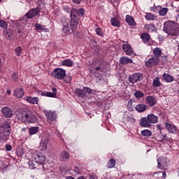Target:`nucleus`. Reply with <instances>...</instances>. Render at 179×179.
Wrapping results in <instances>:
<instances>
[{"instance_id": "nucleus-1", "label": "nucleus", "mask_w": 179, "mask_h": 179, "mask_svg": "<svg viewBox=\"0 0 179 179\" xmlns=\"http://www.w3.org/2000/svg\"><path fill=\"white\" fill-rule=\"evenodd\" d=\"M15 117L18 121H21V122H24L25 124H34V122H37V117L30 111L17 110L15 112Z\"/></svg>"}, {"instance_id": "nucleus-2", "label": "nucleus", "mask_w": 179, "mask_h": 179, "mask_svg": "<svg viewBox=\"0 0 179 179\" xmlns=\"http://www.w3.org/2000/svg\"><path fill=\"white\" fill-rule=\"evenodd\" d=\"M164 31L171 36H178L179 24L174 21H166L164 23Z\"/></svg>"}, {"instance_id": "nucleus-3", "label": "nucleus", "mask_w": 179, "mask_h": 179, "mask_svg": "<svg viewBox=\"0 0 179 179\" xmlns=\"http://www.w3.org/2000/svg\"><path fill=\"white\" fill-rule=\"evenodd\" d=\"M159 117L152 113L148 114L147 117H142L139 122V125L142 128H150L152 124H157Z\"/></svg>"}, {"instance_id": "nucleus-4", "label": "nucleus", "mask_w": 179, "mask_h": 179, "mask_svg": "<svg viewBox=\"0 0 179 179\" xmlns=\"http://www.w3.org/2000/svg\"><path fill=\"white\" fill-rule=\"evenodd\" d=\"M9 135H10V126L8 122H5L0 127V142H6Z\"/></svg>"}, {"instance_id": "nucleus-5", "label": "nucleus", "mask_w": 179, "mask_h": 179, "mask_svg": "<svg viewBox=\"0 0 179 179\" xmlns=\"http://www.w3.org/2000/svg\"><path fill=\"white\" fill-rule=\"evenodd\" d=\"M50 136H51V135L48 131H46L43 133L39 145V150H41L42 152H47V145H48V142H50Z\"/></svg>"}, {"instance_id": "nucleus-6", "label": "nucleus", "mask_w": 179, "mask_h": 179, "mask_svg": "<svg viewBox=\"0 0 179 179\" xmlns=\"http://www.w3.org/2000/svg\"><path fill=\"white\" fill-rule=\"evenodd\" d=\"M52 76H54L55 79L62 80L66 76V71L61 68L55 69L52 73Z\"/></svg>"}, {"instance_id": "nucleus-7", "label": "nucleus", "mask_w": 179, "mask_h": 179, "mask_svg": "<svg viewBox=\"0 0 179 179\" xmlns=\"http://www.w3.org/2000/svg\"><path fill=\"white\" fill-rule=\"evenodd\" d=\"M71 21H70V27H71V31H76V29H78V24H79V18L77 15H73V11H71V14L70 15Z\"/></svg>"}, {"instance_id": "nucleus-8", "label": "nucleus", "mask_w": 179, "mask_h": 179, "mask_svg": "<svg viewBox=\"0 0 179 179\" xmlns=\"http://www.w3.org/2000/svg\"><path fill=\"white\" fill-rule=\"evenodd\" d=\"M32 159L38 164H44V162H45V155L41 152H34L32 155Z\"/></svg>"}, {"instance_id": "nucleus-9", "label": "nucleus", "mask_w": 179, "mask_h": 179, "mask_svg": "<svg viewBox=\"0 0 179 179\" xmlns=\"http://www.w3.org/2000/svg\"><path fill=\"white\" fill-rule=\"evenodd\" d=\"M38 15V10L37 8H33L30 10L26 15L20 20V23H22L25 24V23H27V19H31V17H34V16H37Z\"/></svg>"}, {"instance_id": "nucleus-10", "label": "nucleus", "mask_w": 179, "mask_h": 179, "mask_svg": "<svg viewBox=\"0 0 179 179\" xmlns=\"http://www.w3.org/2000/svg\"><path fill=\"white\" fill-rule=\"evenodd\" d=\"M159 62H160V59L152 56L145 62V65L147 68H153V66H156V65H158Z\"/></svg>"}, {"instance_id": "nucleus-11", "label": "nucleus", "mask_w": 179, "mask_h": 179, "mask_svg": "<svg viewBox=\"0 0 179 179\" xmlns=\"http://www.w3.org/2000/svg\"><path fill=\"white\" fill-rule=\"evenodd\" d=\"M158 169L160 170H164L165 167L169 166V159L166 157H160L157 159Z\"/></svg>"}, {"instance_id": "nucleus-12", "label": "nucleus", "mask_w": 179, "mask_h": 179, "mask_svg": "<svg viewBox=\"0 0 179 179\" xmlns=\"http://www.w3.org/2000/svg\"><path fill=\"white\" fill-rule=\"evenodd\" d=\"M62 31H63L64 34H72V33H73V31H72V28L69 24V20L66 19L64 22H62Z\"/></svg>"}, {"instance_id": "nucleus-13", "label": "nucleus", "mask_w": 179, "mask_h": 179, "mask_svg": "<svg viewBox=\"0 0 179 179\" xmlns=\"http://www.w3.org/2000/svg\"><path fill=\"white\" fill-rule=\"evenodd\" d=\"M143 79V76L141 73H136L129 76V80L130 83H136Z\"/></svg>"}, {"instance_id": "nucleus-14", "label": "nucleus", "mask_w": 179, "mask_h": 179, "mask_svg": "<svg viewBox=\"0 0 179 179\" xmlns=\"http://www.w3.org/2000/svg\"><path fill=\"white\" fill-rule=\"evenodd\" d=\"M1 114H3L6 118H12V117H13V110L9 107H3L1 109Z\"/></svg>"}, {"instance_id": "nucleus-15", "label": "nucleus", "mask_w": 179, "mask_h": 179, "mask_svg": "<svg viewBox=\"0 0 179 179\" xmlns=\"http://www.w3.org/2000/svg\"><path fill=\"white\" fill-rule=\"evenodd\" d=\"M44 113L49 121H55L57 120V113L55 111L45 110Z\"/></svg>"}, {"instance_id": "nucleus-16", "label": "nucleus", "mask_w": 179, "mask_h": 179, "mask_svg": "<svg viewBox=\"0 0 179 179\" xmlns=\"http://www.w3.org/2000/svg\"><path fill=\"white\" fill-rule=\"evenodd\" d=\"M165 127L169 134H177V132H178V129H177V127L174 124L167 122L166 123Z\"/></svg>"}, {"instance_id": "nucleus-17", "label": "nucleus", "mask_w": 179, "mask_h": 179, "mask_svg": "<svg viewBox=\"0 0 179 179\" xmlns=\"http://www.w3.org/2000/svg\"><path fill=\"white\" fill-rule=\"evenodd\" d=\"M122 50L124 51V52H126L127 55H132L134 54V50H132L131 45H129L128 43L122 45Z\"/></svg>"}, {"instance_id": "nucleus-18", "label": "nucleus", "mask_w": 179, "mask_h": 179, "mask_svg": "<svg viewBox=\"0 0 179 179\" xmlns=\"http://www.w3.org/2000/svg\"><path fill=\"white\" fill-rule=\"evenodd\" d=\"M13 94L17 99H22V97H23V96H24V91L23 90L22 88H17L14 91Z\"/></svg>"}, {"instance_id": "nucleus-19", "label": "nucleus", "mask_w": 179, "mask_h": 179, "mask_svg": "<svg viewBox=\"0 0 179 179\" xmlns=\"http://www.w3.org/2000/svg\"><path fill=\"white\" fill-rule=\"evenodd\" d=\"M145 100L148 104L150 106V107H153V106L156 105V103L157 102L156 98L152 96H146Z\"/></svg>"}, {"instance_id": "nucleus-20", "label": "nucleus", "mask_w": 179, "mask_h": 179, "mask_svg": "<svg viewBox=\"0 0 179 179\" xmlns=\"http://www.w3.org/2000/svg\"><path fill=\"white\" fill-rule=\"evenodd\" d=\"M147 106L145 103H138L136 106L135 108L138 113H143L146 111Z\"/></svg>"}, {"instance_id": "nucleus-21", "label": "nucleus", "mask_w": 179, "mask_h": 179, "mask_svg": "<svg viewBox=\"0 0 179 179\" xmlns=\"http://www.w3.org/2000/svg\"><path fill=\"white\" fill-rule=\"evenodd\" d=\"M120 62L122 65H127L128 64H132L134 61L131 59L128 58L127 57H122L120 59Z\"/></svg>"}, {"instance_id": "nucleus-22", "label": "nucleus", "mask_w": 179, "mask_h": 179, "mask_svg": "<svg viewBox=\"0 0 179 179\" xmlns=\"http://www.w3.org/2000/svg\"><path fill=\"white\" fill-rule=\"evenodd\" d=\"M163 78L167 83H171V82H174V77L170 74L164 73Z\"/></svg>"}, {"instance_id": "nucleus-23", "label": "nucleus", "mask_w": 179, "mask_h": 179, "mask_svg": "<svg viewBox=\"0 0 179 179\" xmlns=\"http://www.w3.org/2000/svg\"><path fill=\"white\" fill-rule=\"evenodd\" d=\"M126 22L129 26H135L136 24V23H135V20H134V17L129 15H126Z\"/></svg>"}, {"instance_id": "nucleus-24", "label": "nucleus", "mask_w": 179, "mask_h": 179, "mask_svg": "<svg viewBox=\"0 0 179 179\" xmlns=\"http://www.w3.org/2000/svg\"><path fill=\"white\" fill-rule=\"evenodd\" d=\"M62 65L69 67L73 66V61L71 59H66L62 62Z\"/></svg>"}, {"instance_id": "nucleus-25", "label": "nucleus", "mask_w": 179, "mask_h": 179, "mask_svg": "<svg viewBox=\"0 0 179 179\" xmlns=\"http://www.w3.org/2000/svg\"><path fill=\"white\" fill-rule=\"evenodd\" d=\"M153 54L155 58H158V59H160V57H162V49L159 48H154Z\"/></svg>"}, {"instance_id": "nucleus-26", "label": "nucleus", "mask_w": 179, "mask_h": 179, "mask_svg": "<svg viewBox=\"0 0 179 179\" xmlns=\"http://www.w3.org/2000/svg\"><path fill=\"white\" fill-rule=\"evenodd\" d=\"M75 93L77 94V96H79L80 97H83V99H85V97H86L84 88H83V90L79 88L76 89Z\"/></svg>"}, {"instance_id": "nucleus-27", "label": "nucleus", "mask_w": 179, "mask_h": 179, "mask_svg": "<svg viewBox=\"0 0 179 179\" xmlns=\"http://www.w3.org/2000/svg\"><path fill=\"white\" fill-rule=\"evenodd\" d=\"M38 93L41 96H45L46 97H55V94L52 92H48L45 91H38Z\"/></svg>"}, {"instance_id": "nucleus-28", "label": "nucleus", "mask_w": 179, "mask_h": 179, "mask_svg": "<svg viewBox=\"0 0 179 179\" xmlns=\"http://www.w3.org/2000/svg\"><path fill=\"white\" fill-rule=\"evenodd\" d=\"M26 101L31 104H37L38 103V97H31L27 96L26 98Z\"/></svg>"}, {"instance_id": "nucleus-29", "label": "nucleus", "mask_w": 179, "mask_h": 179, "mask_svg": "<svg viewBox=\"0 0 179 179\" xmlns=\"http://www.w3.org/2000/svg\"><path fill=\"white\" fill-rule=\"evenodd\" d=\"M69 153L66 151H63L60 154V160L62 162H65V160H68L69 159Z\"/></svg>"}, {"instance_id": "nucleus-30", "label": "nucleus", "mask_w": 179, "mask_h": 179, "mask_svg": "<svg viewBox=\"0 0 179 179\" xmlns=\"http://www.w3.org/2000/svg\"><path fill=\"white\" fill-rule=\"evenodd\" d=\"M152 86L154 87H160L162 83L160 82V78L157 77L153 80Z\"/></svg>"}, {"instance_id": "nucleus-31", "label": "nucleus", "mask_w": 179, "mask_h": 179, "mask_svg": "<svg viewBox=\"0 0 179 179\" xmlns=\"http://www.w3.org/2000/svg\"><path fill=\"white\" fill-rule=\"evenodd\" d=\"M142 136H145V138H149L152 136V131L149 129H144L142 130L141 132Z\"/></svg>"}, {"instance_id": "nucleus-32", "label": "nucleus", "mask_w": 179, "mask_h": 179, "mask_svg": "<svg viewBox=\"0 0 179 179\" xmlns=\"http://www.w3.org/2000/svg\"><path fill=\"white\" fill-rule=\"evenodd\" d=\"M3 34L7 40H10L12 37H13V34H12L10 30H4Z\"/></svg>"}, {"instance_id": "nucleus-33", "label": "nucleus", "mask_w": 179, "mask_h": 179, "mask_svg": "<svg viewBox=\"0 0 179 179\" xmlns=\"http://www.w3.org/2000/svg\"><path fill=\"white\" fill-rule=\"evenodd\" d=\"M141 38L144 43H148L149 40H150V36L146 33L142 34Z\"/></svg>"}, {"instance_id": "nucleus-34", "label": "nucleus", "mask_w": 179, "mask_h": 179, "mask_svg": "<svg viewBox=\"0 0 179 179\" xmlns=\"http://www.w3.org/2000/svg\"><path fill=\"white\" fill-rule=\"evenodd\" d=\"M156 18H157L156 15H155L150 13H147L145 14V19L147 20H156Z\"/></svg>"}, {"instance_id": "nucleus-35", "label": "nucleus", "mask_w": 179, "mask_h": 179, "mask_svg": "<svg viewBox=\"0 0 179 179\" xmlns=\"http://www.w3.org/2000/svg\"><path fill=\"white\" fill-rule=\"evenodd\" d=\"M110 23L112 26H115V27H120V21L117 18H112L110 20Z\"/></svg>"}, {"instance_id": "nucleus-36", "label": "nucleus", "mask_w": 179, "mask_h": 179, "mask_svg": "<svg viewBox=\"0 0 179 179\" xmlns=\"http://www.w3.org/2000/svg\"><path fill=\"white\" fill-rule=\"evenodd\" d=\"M145 29H148V31H150V33H152V31H155V25L151 24H147L145 25Z\"/></svg>"}, {"instance_id": "nucleus-37", "label": "nucleus", "mask_w": 179, "mask_h": 179, "mask_svg": "<svg viewBox=\"0 0 179 179\" xmlns=\"http://www.w3.org/2000/svg\"><path fill=\"white\" fill-rule=\"evenodd\" d=\"M167 12H169V8H162L159 10V13L160 16H166V15H167Z\"/></svg>"}, {"instance_id": "nucleus-38", "label": "nucleus", "mask_w": 179, "mask_h": 179, "mask_svg": "<svg viewBox=\"0 0 179 179\" xmlns=\"http://www.w3.org/2000/svg\"><path fill=\"white\" fill-rule=\"evenodd\" d=\"M72 12H73V13L74 12H76V13H77L79 16H83V15H85V9H83V8L76 9V10H73Z\"/></svg>"}, {"instance_id": "nucleus-39", "label": "nucleus", "mask_w": 179, "mask_h": 179, "mask_svg": "<svg viewBox=\"0 0 179 179\" xmlns=\"http://www.w3.org/2000/svg\"><path fill=\"white\" fill-rule=\"evenodd\" d=\"M29 135H34L36 132H38V127H34L29 129Z\"/></svg>"}, {"instance_id": "nucleus-40", "label": "nucleus", "mask_w": 179, "mask_h": 179, "mask_svg": "<svg viewBox=\"0 0 179 179\" xmlns=\"http://www.w3.org/2000/svg\"><path fill=\"white\" fill-rule=\"evenodd\" d=\"M95 31H96L97 36H100L101 37H103V36H104V31H103V29H101L100 27L96 28Z\"/></svg>"}, {"instance_id": "nucleus-41", "label": "nucleus", "mask_w": 179, "mask_h": 179, "mask_svg": "<svg viewBox=\"0 0 179 179\" xmlns=\"http://www.w3.org/2000/svg\"><path fill=\"white\" fill-rule=\"evenodd\" d=\"M115 166V159H111L107 164L108 169H113Z\"/></svg>"}, {"instance_id": "nucleus-42", "label": "nucleus", "mask_w": 179, "mask_h": 179, "mask_svg": "<svg viewBox=\"0 0 179 179\" xmlns=\"http://www.w3.org/2000/svg\"><path fill=\"white\" fill-rule=\"evenodd\" d=\"M134 96L136 99H141V97H143L145 96V94L142 92L141 91H136L134 92Z\"/></svg>"}, {"instance_id": "nucleus-43", "label": "nucleus", "mask_w": 179, "mask_h": 179, "mask_svg": "<svg viewBox=\"0 0 179 179\" xmlns=\"http://www.w3.org/2000/svg\"><path fill=\"white\" fill-rule=\"evenodd\" d=\"M19 79V73H13L11 75V80L13 82H17V80Z\"/></svg>"}, {"instance_id": "nucleus-44", "label": "nucleus", "mask_w": 179, "mask_h": 179, "mask_svg": "<svg viewBox=\"0 0 179 179\" xmlns=\"http://www.w3.org/2000/svg\"><path fill=\"white\" fill-rule=\"evenodd\" d=\"M0 27L6 30V29H8V23L4 20H0Z\"/></svg>"}, {"instance_id": "nucleus-45", "label": "nucleus", "mask_w": 179, "mask_h": 179, "mask_svg": "<svg viewBox=\"0 0 179 179\" xmlns=\"http://www.w3.org/2000/svg\"><path fill=\"white\" fill-rule=\"evenodd\" d=\"M15 55H17V57H20V54H22V47L18 46L15 48Z\"/></svg>"}, {"instance_id": "nucleus-46", "label": "nucleus", "mask_w": 179, "mask_h": 179, "mask_svg": "<svg viewBox=\"0 0 179 179\" xmlns=\"http://www.w3.org/2000/svg\"><path fill=\"white\" fill-rule=\"evenodd\" d=\"M106 64V63H102L99 66L95 67L96 71H104V66Z\"/></svg>"}, {"instance_id": "nucleus-47", "label": "nucleus", "mask_w": 179, "mask_h": 179, "mask_svg": "<svg viewBox=\"0 0 179 179\" xmlns=\"http://www.w3.org/2000/svg\"><path fill=\"white\" fill-rule=\"evenodd\" d=\"M83 89H84V93L85 94H86V93H87L88 94L93 93V90L90 89V87H83Z\"/></svg>"}, {"instance_id": "nucleus-48", "label": "nucleus", "mask_w": 179, "mask_h": 179, "mask_svg": "<svg viewBox=\"0 0 179 179\" xmlns=\"http://www.w3.org/2000/svg\"><path fill=\"white\" fill-rule=\"evenodd\" d=\"M35 29H36V30H44L45 26L41 25V24H36Z\"/></svg>"}, {"instance_id": "nucleus-49", "label": "nucleus", "mask_w": 179, "mask_h": 179, "mask_svg": "<svg viewBox=\"0 0 179 179\" xmlns=\"http://www.w3.org/2000/svg\"><path fill=\"white\" fill-rule=\"evenodd\" d=\"M154 178L157 179L162 178V171L155 172L154 173Z\"/></svg>"}, {"instance_id": "nucleus-50", "label": "nucleus", "mask_w": 179, "mask_h": 179, "mask_svg": "<svg viewBox=\"0 0 179 179\" xmlns=\"http://www.w3.org/2000/svg\"><path fill=\"white\" fill-rule=\"evenodd\" d=\"M71 80H72V78L69 76H66L64 79V82H65V83H71Z\"/></svg>"}, {"instance_id": "nucleus-51", "label": "nucleus", "mask_w": 179, "mask_h": 179, "mask_svg": "<svg viewBox=\"0 0 179 179\" xmlns=\"http://www.w3.org/2000/svg\"><path fill=\"white\" fill-rule=\"evenodd\" d=\"M134 100H129L128 103H127V107L128 108H132V106H134Z\"/></svg>"}, {"instance_id": "nucleus-52", "label": "nucleus", "mask_w": 179, "mask_h": 179, "mask_svg": "<svg viewBox=\"0 0 179 179\" xmlns=\"http://www.w3.org/2000/svg\"><path fill=\"white\" fill-rule=\"evenodd\" d=\"M28 164L31 169H36V164L33 162H29Z\"/></svg>"}, {"instance_id": "nucleus-53", "label": "nucleus", "mask_w": 179, "mask_h": 179, "mask_svg": "<svg viewBox=\"0 0 179 179\" xmlns=\"http://www.w3.org/2000/svg\"><path fill=\"white\" fill-rule=\"evenodd\" d=\"M6 150H8V152H10V150H12V145H7L6 146Z\"/></svg>"}, {"instance_id": "nucleus-54", "label": "nucleus", "mask_w": 179, "mask_h": 179, "mask_svg": "<svg viewBox=\"0 0 179 179\" xmlns=\"http://www.w3.org/2000/svg\"><path fill=\"white\" fill-rule=\"evenodd\" d=\"M164 139L165 141H167L168 142H171V138H169V137H168L167 136H165L164 137Z\"/></svg>"}, {"instance_id": "nucleus-55", "label": "nucleus", "mask_w": 179, "mask_h": 179, "mask_svg": "<svg viewBox=\"0 0 179 179\" xmlns=\"http://www.w3.org/2000/svg\"><path fill=\"white\" fill-rule=\"evenodd\" d=\"M72 1L73 2V3L79 4L80 3V2H82V0H72Z\"/></svg>"}, {"instance_id": "nucleus-56", "label": "nucleus", "mask_w": 179, "mask_h": 179, "mask_svg": "<svg viewBox=\"0 0 179 179\" xmlns=\"http://www.w3.org/2000/svg\"><path fill=\"white\" fill-rule=\"evenodd\" d=\"M166 177H167V175L166 174V172H162V178H161L165 179Z\"/></svg>"}, {"instance_id": "nucleus-57", "label": "nucleus", "mask_w": 179, "mask_h": 179, "mask_svg": "<svg viewBox=\"0 0 179 179\" xmlns=\"http://www.w3.org/2000/svg\"><path fill=\"white\" fill-rule=\"evenodd\" d=\"M52 90L53 92L52 93H55V96H57V88L53 87V88H52Z\"/></svg>"}, {"instance_id": "nucleus-58", "label": "nucleus", "mask_w": 179, "mask_h": 179, "mask_svg": "<svg viewBox=\"0 0 179 179\" xmlns=\"http://www.w3.org/2000/svg\"><path fill=\"white\" fill-rule=\"evenodd\" d=\"M27 129V128L23 127L21 131H22V132H25V131H26Z\"/></svg>"}, {"instance_id": "nucleus-59", "label": "nucleus", "mask_w": 179, "mask_h": 179, "mask_svg": "<svg viewBox=\"0 0 179 179\" xmlns=\"http://www.w3.org/2000/svg\"><path fill=\"white\" fill-rule=\"evenodd\" d=\"M10 93H11V91L9 90H7V94H10Z\"/></svg>"}, {"instance_id": "nucleus-60", "label": "nucleus", "mask_w": 179, "mask_h": 179, "mask_svg": "<svg viewBox=\"0 0 179 179\" xmlns=\"http://www.w3.org/2000/svg\"><path fill=\"white\" fill-rule=\"evenodd\" d=\"M1 66H2V61L0 59V68H1Z\"/></svg>"}, {"instance_id": "nucleus-61", "label": "nucleus", "mask_w": 179, "mask_h": 179, "mask_svg": "<svg viewBox=\"0 0 179 179\" xmlns=\"http://www.w3.org/2000/svg\"><path fill=\"white\" fill-rule=\"evenodd\" d=\"M57 136H58L59 138H60V137H61V134L57 135Z\"/></svg>"}, {"instance_id": "nucleus-62", "label": "nucleus", "mask_w": 179, "mask_h": 179, "mask_svg": "<svg viewBox=\"0 0 179 179\" xmlns=\"http://www.w3.org/2000/svg\"><path fill=\"white\" fill-rule=\"evenodd\" d=\"M1 1H2V0H0V2H1Z\"/></svg>"}]
</instances>
